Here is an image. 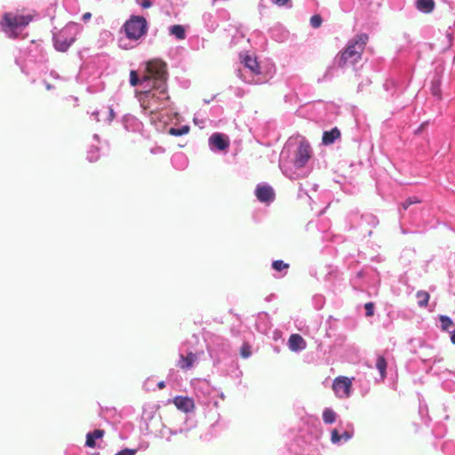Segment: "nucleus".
Returning a JSON list of instances; mask_svg holds the SVG:
<instances>
[{
  "label": "nucleus",
  "mask_w": 455,
  "mask_h": 455,
  "mask_svg": "<svg viewBox=\"0 0 455 455\" xmlns=\"http://www.w3.org/2000/svg\"><path fill=\"white\" fill-rule=\"evenodd\" d=\"M166 64L159 60L148 61L147 73L141 82L153 81L152 90L140 97V106L150 114L156 113L168 106L170 96L167 92Z\"/></svg>",
  "instance_id": "obj_1"
},
{
  "label": "nucleus",
  "mask_w": 455,
  "mask_h": 455,
  "mask_svg": "<svg viewBox=\"0 0 455 455\" xmlns=\"http://www.w3.org/2000/svg\"><path fill=\"white\" fill-rule=\"evenodd\" d=\"M368 39V35L360 34L350 40L346 49L340 52L338 65L340 68H344L347 65H355L362 58Z\"/></svg>",
  "instance_id": "obj_2"
},
{
  "label": "nucleus",
  "mask_w": 455,
  "mask_h": 455,
  "mask_svg": "<svg viewBox=\"0 0 455 455\" xmlns=\"http://www.w3.org/2000/svg\"><path fill=\"white\" fill-rule=\"evenodd\" d=\"M125 36L130 40H139L148 32V22L142 16L132 15L123 26Z\"/></svg>",
  "instance_id": "obj_3"
},
{
  "label": "nucleus",
  "mask_w": 455,
  "mask_h": 455,
  "mask_svg": "<svg viewBox=\"0 0 455 455\" xmlns=\"http://www.w3.org/2000/svg\"><path fill=\"white\" fill-rule=\"evenodd\" d=\"M31 20L32 17L30 15H17L6 12L4 15L2 26L9 36L16 37L18 30L28 25Z\"/></svg>",
  "instance_id": "obj_4"
},
{
  "label": "nucleus",
  "mask_w": 455,
  "mask_h": 455,
  "mask_svg": "<svg viewBox=\"0 0 455 455\" xmlns=\"http://www.w3.org/2000/svg\"><path fill=\"white\" fill-rule=\"evenodd\" d=\"M352 380L344 376L337 377L332 383V389L339 398H347L350 395Z\"/></svg>",
  "instance_id": "obj_5"
},
{
  "label": "nucleus",
  "mask_w": 455,
  "mask_h": 455,
  "mask_svg": "<svg viewBox=\"0 0 455 455\" xmlns=\"http://www.w3.org/2000/svg\"><path fill=\"white\" fill-rule=\"evenodd\" d=\"M311 147L308 142L301 141L298 147L294 164L296 167L302 168L311 157Z\"/></svg>",
  "instance_id": "obj_6"
},
{
  "label": "nucleus",
  "mask_w": 455,
  "mask_h": 455,
  "mask_svg": "<svg viewBox=\"0 0 455 455\" xmlns=\"http://www.w3.org/2000/svg\"><path fill=\"white\" fill-rule=\"evenodd\" d=\"M255 195L258 200L263 203H268L275 199V192L267 185H259L255 190Z\"/></svg>",
  "instance_id": "obj_7"
},
{
  "label": "nucleus",
  "mask_w": 455,
  "mask_h": 455,
  "mask_svg": "<svg viewBox=\"0 0 455 455\" xmlns=\"http://www.w3.org/2000/svg\"><path fill=\"white\" fill-rule=\"evenodd\" d=\"M173 403L177 409L186 413L190 412L195 409L194 400L188 396H176L173 399Z\"/></svg>",
  "instance_id": "obj_8"
},
{
  "label": "nucleus",
  "mask_w": 455,
  "mask_h": 455,
  "mask_svg": "<svg viewBox=\"0 0 455 455\" xmlns=\"http://www.w3.org/2000/svg\"><path fill=\"white\" fill-rule=\"evenodd\" d=\"M209 143L219 150H226L229 147L228 136L221 133H213L209 139Z\"/></svg>",
  "instance_id": "obj_9"
},
{
  "label": "nucleus",
  "mask_w": 455,
  "mask_h": 455,
  "mask_svg": "<svg viewBox=\"0 0 455 455\" xmlns=\"http://www.w3.org/2000/svg\"><path fill=\"white\" fill-rule=\"evenodd\" d=\"M288 347L291 351L298 352L305 349L307 343L299 334H291L288 339Z\"/></svg>",
  "instance_id": "obj_10"
},
{
  "label": "nucleus",
  "mask_w": 455,
  "mask_h": 455,
  "mask_svg": "<svg viewBox=\"0 0 455 455\" xmlns=\"http://www.w3.org/2000/svg\"><path fill=\"white\" fill-rule=\"evenodd\" d=\"M197 360V355L193 352H189L186 356L180 355L178 366L182 370H188L193 367L195 362Z\"/></svg>",
  "instance_id": "obj_11"
},
{
  "label": "nucleus",
  "mask_w": 455,
  "mask_h": 455,
  "mask_svg": "<svg viewBox=\"0 0 455 455\" xmlns=\"http://www.w3.org/2000/svg\"><path fill=\"white\" fill-rule=\"evenodd\" d=\"M243 63L249 68L253 74L259 75L261 73L260 67L256 58H253L248 54L243 58Z\"/></svg>",
  "instance_id": "obj_12"
},
{
  "label": "nucleus",
  "mask_w": 455,
  "mask_h": 455,
  "mask_svg": "<svg viewBox=\"0 0 455 455\" xmlns=\"http://www.w3.org/2000/svg\"><path fill=\"white\" fill-rule=\"evenodd\" d=\"M340 137L339 130L335 127L331 131L324 132L322 138V143L323 145H331L334 143V141Z\"/></svg>",
  "instance_id": "obj_13"
},
{
  "label": "nucleus",
  "mask_w": 455,
  "mask_h": 455,
  "mask_svg": "<svg viewBox=\"0 0 455 455\" xmlns=\"http://www.w3.org/2000/svg\"><path fill=\"white\" fill-rule=\"evenodd\" d=\"M105 431L102 429H95L94 431L86 435L85 445L90 448L96 446L95 440L100 439L104 436Z\"/></svg>",
  "instance_id": "obj_14"
},
{
  "label": "nucleus",
  "mask_w": 455,
  "mask_h": 455,
  "mask_svg": "<svg viewBox=\"0 0 455 455\" xmlns=\"http://www.w3.org/2000/svg\"><path fill=\"white\" fill-rule=\"evenodd\" d=\"M416 7L419 11L430 13L435 8V1L434 0H417Z\"/></svg>",
  "instance_id": "obj_15"
},
{
  "label": "nucleus",
  "mask_w": 455,
  "mask_h": 455,
  "mask_svg": "<svg viewBox=\"0 0 455 455\" xmlns=\"http://www.w3.org/2000/svg\"><path fill=\"white\" fill-rule=\"evenodd\" d=\"M416 297L418 299V305L420 307H426L428 304L430 295L427 291H419L416 293Z\"/></svg>",
  "instance_id": "obj_16"
},
{
  "label": "nucleus",
  "mask_w": 455,
  "mask_h": 455,
  "mask_svg": "<svg viewBox=\"0 0 455 455\" xmlns=\"http://www.w3.org/2000/svg\"><path fill=\"white\" fill-rule=\"evenodd\" d=\"M337 414L334 411L330 408L324 409L323 412V420L325 424H332L335 422Z\"/></svg>",
  "instance_id": "obj_17"
},
{
  "label": "nucleus",
  "mask_w": 455,
  "mask_h": 455,
  "mask_svg": "<svg viewBox=\"0 0 455 455\" xmlns=\"http://www.w3.org/2000/svg\"><path fill=\"white\" fill-rule=\"evenodd\" d=\"M100 159V148L96 146H92L87 152V160L90 163H95Z\"/></svg>",
  "instance_id": "obj_18"
},
{
  "label": "nucleus",
  "mask_w": 455,
  "mask_h": 455,
  "mask_svg": "<svg viewBox=\"0 0 455 455\" xmlns=\"http://www.w3.org/2000/svg\"><path fill=\"white\" fill-rule=\"evenodd\" d=\"M172 35L176 36L178 39L182 40L186 36L185 29L181 25H173L170 28Z\"/></svg>",
  "instance_id": "obj_19"
},
{
  "label": "nucleus",
  "mask_w": 455,
  "mask_h": 455,
  "mask_svg": "<svg viewBox=\"0 0 455 455\" xmlns=\"http://www.w3.org/2000/svg\"><path fill=\"white\" fill-rule=\"evenodd\" d=\"M376 368L379 370L382 379L386 377L387 362L382 355H379L376 362Z\"/></svg>",
  "instance_id": "obj_20"
},
{
  "label": "nucleus",
  "mask_w": 455,
  "mask_h": 455,
  "mask_svg": "<svg viewBox=\"0 0 455 455\" xmlns=\"http://www.w3.org/2000/svg\"><path fill=\"white\" fill-rule=\"evenodd\" d=\"M189 132V127L188 125H184L180 128H171L169 130V133L173 136H182L187 134Z\"/></svg>",
  "instance_id": "obj_21"
},
{
  "label": "nucleus",
  "mask_w": 455,
  "mask_h": 455,
  "mask_svg": "<svg viewBox=\"0 0 455 455\" xmlns=\"http://www.w3.org/2000/svg\"><path fill=\"white\" fill-rule=\"evenodd\" d=\"M441 327L443 331H447L450 327L453 326L452 320L446 315H440Z\"/></svg>",
  "instance_id": "obj_22"
},
{
  "label": "nucleus",
  "mask_w": 455,
  "mask_h": 455,
  "mask_svg": "<svg viewBox=\"0 0 455 455\" xmlns=\"http://www.w3.org/2000/svg\"><path fill=\"white\" fill-rule=\"evenodd\" d=\"M420 202L421 201L418 197L412 196L407 198L404 202H403L401 206L403 210H407L409 206H411V204H419Z\"/></svg>",
  "instance_id": "obj_23"
},
{
  "label": "nucleus",
  "mask_w": 455,
  "mask_h": 455,
  "mask_svg": "<svg viewBox=\"0 0 455 455\" xmlns=\"http://www.w3.org/2000/svg\"><path fill=\"white\" fill-rule=\"evenodd\" d=\"M272 267L276 271H282L289 268V264L284 263L283 260H275L272 263Z\"/></svg>",
  "instance_id": "obj_24"
},
{
  "label": "nucleus",
  "mask_w": 455,
  "mask_h": 455,
  "mask_svg": "<svg viewBox=\"0 0 455 455\" xmlns=\"http://www.w3.org/2000/svg\"><path fill=\"white\" fill-rule=\"evenodd\" d=\"M72 42H73V40H71L70 42L67 43V42H60V39H56V41H55V47L59 51L65 52L70 46Z\"/></svg>",
  "instance_id": "obj_25"
},
{
  "label": "nucleus",
  "mask_w": 455,
  "mask_h": 455,
  "mask_svg": "<svg viewBox=\"0 0 455 455\" xmlns=\"http://www.w3.org/2000/svg\"><path fill=\"white\" fill-rule=\"evenodd\" d=\"M322 22L323 20L318 14L313 15L310 19V25L315 28H319L322 25Z\"/></svg>",
  "instance_id": "obj_26"
},
{
  "label": "nucleus",
  "mask_w": 455,
  "mask_h": 455,
  "mask_svg": "<svg viewBox=\"0 0 455 455\" xmlns=\"http://www.w3.org/2000/svg\"><path fill=\"white\" fill-rule=\"evenodd\" d=\"M240 355L243 358H248L251 355V347L249 344H247V343L243 344V346L240 349Z\"/></svg>",
  "instance_id": "obj_27"
},
{
  "label": "nucleus",
  "mask_w": 455,
  "mask_h": 455,
  "mask_svg": "<svg viewBox=\"0 0 455 455\" xmlns=\"http://www.w3.org/2000/svg\"><path fill=\"white\" fill-rule=\"evenodd\" d=\"M342 439L341 435H339L337 429H333L331 433V440L333 443H339Z\"/></svg>",
  "instance_id": "obj_28"
},
{
  "label": "nucleus",
  "mask_w": 455,
  "mask_h": 455,
  "mask_svg": "<svg viewBox=\"0 0 455 455\" xmlns=\"http://www.w3.org/2000/svg\"><path fill=\"white\" fill-rule=\"evenodd\" d=\"M139 83H140V79L138 77L137 72L134 70H132L130 73V84L132 86H136V85H138Z\"/></svg>",
  "instance_id": "obj_29"
},
{
  "label": "nucleus",
  "mask_w": 455,
  "mask_h": 455,
  "mask_svg": "<svg viewBox=\"0 0 455 455\" xmlns=\"http://www.w3.org/2000/svg\"><path fill=\"white\" fill-rule=\"evenodd\" d=\"M364 308L366 310V316H372L374 314V304L372 302H367L364 305Z\"/></svg>",
  "instance_id": "obj_30"
},
{
  "label": "nucleus",
  "mask_w": 455,
  "mask_h": 455,
  "mask_svg": "<svg viewBox=\"0 0 455 455\" xmlns=\"http://www.w3.org/2000/svg\"><path fill=\"white\" fill-rule=\"evenodd\" d=\"M431 91H432L433 95L439 97L440 93H441L439 83H437V82L433 83Z\"/></svg>",
  "instance_id": "obj_31"
},
{
  "label": "nucleus",
  "mask_w": 455,
  "mask_h": 455,
  "mask_svg": "<svg viewBox=\"0 0 455 455\" xmlns=\"http://www.w3.org/2000/svg\"><path fill=\"white\" fill-rule=\"evenodd\" d=\"M275 4L278 6L285 5L289 0H271Z\"/></svg>",
  "instance_id": "obj_32"
},
{
  "label": "nucleus",
  "mask_w": 455,
  "mask_h": 455,
  "mask_svg": "<svg viewBox=\"0 0 455 455\" xmlns=\"http://www.w3.org/2000/svg\"><path fill=\"white\" fill-rule=\"evenodd\" d=\"M142 8L148 9L152 6V3L149 0H144L140 3Z\"/></svg>",
  "instance_id": "obj_33"
},
{
  "label": "nucleus",
  "mask_w": 455,
  "mask_h": 455,
  "mask_svg": "<svg viewBox=\"0 0 455 455\" xmlns=\"http://www.w3.org/2000/svg\"><path fill=\"white\" fill-rule=\"evenodd\" d=\"M341 436H342V439H344L345 441H347L352 437V435L346 431L341 435Z\"/></svg>",
  "instance_id": "obj_34"
},
{
  "label": "nucleus",
  "mask_w": 455,
  "mask_h": 455,
  "mask_svg": "<svg viewBox=\"0 0 455 455\" xmlns=\"http://www.w3.org/2000/svg\"><path fill=\"white\" fill-rule=\"evenodd\" d=\"M91 17H92L91 12H85V13L83 15L82 19H83V20H84V22H86V21H88V20L91 19Z\"/></svg>",
  "instance_id": "obj_35"
},
{
  "label": "nucleus",
  "mask_w": 455,
  "mask_h": 455,
  "mask_svg": "<svg viewBox=\"0 0 455 455\" xmlns=\"http://www.w3.org/2000/svg\"><path fill=\"white\" fill-rule=\"evenodd\" d=\"M451 341L452 344L455 345V330L451 332Z\"/></svg>",
  "instance_id": "obj_36"
},
{
  "label": "nucleus",
  "mask_w": 455,
  "mask_h": 455,
  "mask_svg": "<svg viewBox=\"0 0 455 455\" xmlns=\"http://www.w3.org/2000/svg\"><path fill=\"white\" fill-rule=\"evenodd\" d=\"M157 387L159 389H163L165 387L164 381L158 382Z\"/></svg>",
  "instance_id": "obj_37"
},
{
  "label": "nucleus",
  "mask_w": 455,
  "mask_h": 455,
  "mask_svg": "<svg viewBox=\"0 0 455 455\" xmlns=\"http://www.w3.org/2000/svg\"><path fill=\"white\" fill-rule=\"evenodd\" d=\"M109 115H110L111 119H113V118H114L115 114H114V111H113V109H112V108H109Z\"/></svg>",
  "instance_id": "obj_38"
},
{
  "label": "nucleus",
  "mask_w": 455,
  "mask_h": 455,
  "mask_svg": "<svg viewBox=\"0 0 455 455\" xmlns=\"http://www.w3.org/2000/svg\"><path fill=\"white\" fill-rule=\"evenodd\" d=\"M424 125H425V124H422L420 125V127L419 128L418 132L421 131V130L423 129Z\"/></svg>",
  "instance_id": "obj_39"
}]
</instances>
